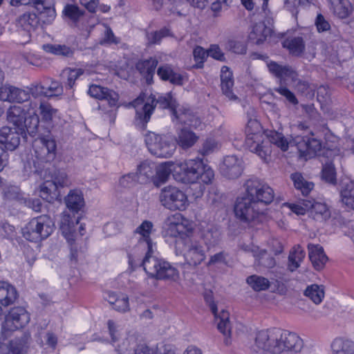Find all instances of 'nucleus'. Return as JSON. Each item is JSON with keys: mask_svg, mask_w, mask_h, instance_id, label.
Masks as SVG:
<instances>
[{"mask_svg": "<svg viewBox=\"0 0 354 354\" xmlns=\"http://www.w3.org/2000/svg\"><path fill=\"white\" fill-rule=\"evenodd\" d=\"M219 149V143L213 138H206L202 143L198 152L203 156H208Z\"/></svg>", "mask_w": 354, "mask_h": 354, "instance_id": "obj_52", "label": "nucleus"}, {"mask_svg": "<svg viewBox=\"0 0 354 354\" xmlns=\"http://www.w3.org/2000/svg\"><path fill=\"white\" fill-rule=\"evenodd\" d=\"M54 222L46 214L32 218L21 230L28 241L39 242L48 238L54 230Z\"/></svg>", "mask_w": 354, "mask_h": 354, "instance_id": "obj_7", "label": "nucleus"}, {"mask_svg": "<svg viewBox=\"0 0 354 354\" xmlns=\"http://www.w3.org/2000/svg\"><path fill=\"white\" fill-rule=\"evenodd\" d=\"M273 91L284 97L286 100L292 105H297L299 103L295 95L286 86L283 85L281 81H280L278 86L273 88Z\"/></svg>", "mask_w": 354, "mask_h": 354, "instance_id": "obj_53", "label": "nucleus"}, {"mask_svg": "<svg viewBox=\"0 0 354 354\" xmlns=\"http://www.w3.org/2000/svg\"><path fill=\"white\" fill-rule=\"evenodd\" d=\"M221 86L223 93L230 100H236L238 99L232 92L234 80L232 73L227 66H223L221 71Z\"/></svg>", "mask_w": 354, "mask_h": 354, "instance_id": "obj_26", "label": "nucleus"}, {"mask_svg": "<svg viewBox=\"0 0 354 354\" xmlns=\"http://www.w3.org/2000/svg\"><path fill=\"white\" fill-rule=\"evenodd\" d=\"M271 34V29L263 22L254 24L249 34V39L256 44H262Z\"/></svg>", "mask_w": 354, "mask_h": 354, "instance_id": "obj_31", "label": "nucleus"}, {"mask_svg": "<svg viewBox=\"0 0 354 354\" xmlns=\"http://www.w3.org/2000/svg\"><path fill=\"white\" fill-rule=\"evenodd\" d=\"M225 48L237 54H243L246 50L245 46L241 42L234 39H228L225 44Z\"/></svg>", "mask_w": 354, "mask_h": 354, "instance_id": "obj_64", "label": "nucleus"}, {"mask_svg": "<svg viewBox=\"0 0 354 354\" xmlns=\"http://www.w3.org/2000/svg\"><path fill=\"white\" fill-rule=\"evenodd\" d=\"M26 112L24 109L19 106H11L7 111V120L10 123L13 124L17 128H21L24 124Z\"/></svg>", "mask_w": 354, "mask_h": 354, "instance_id": "obj_36", "label": "nucleus"}, {"mask_svg": "<svg viewBox=\"0 0 354 354\" xmlns=\"http://www.w3.org/2000/svg\"><path fill=\"white\" fill-rule=\"evenodd\" d=\"M43 339H41L40 344L41 346L44 345H47L49 348L53 350H55L57 344V336L51 332H46L43 335Z\"/></svg>", "mask_w": 354, "mask_h": 354, "instance_id": "obj_63", "label": "nucleus"}, {"mask_svg": "<svg viewBox=\"0 0 354 354\" xmlns=\"http://www.w3.org/2000/svg\"><path fill=\"white\" fill-rule=\"evenodd\" d=\"M159 104L162 109L171 108L173 110L175 101L170 93L159 96L157 100L154 97H149L146 100L140 95L131 102L136 109V125L140 129H145L147 124L150 120L156 104Z\"/></svg>", "mask_w": 354, "mask_h": 354, "instance_id": "obj_3", "label": "nucleus"}, {"mask_svg": "<svg viewBox=\"0 0 354 354\" xmlns=\"http://www.w3.org/2000/svg\"><path fill=\"white\" fill-rule=\"evenodd\" d=\"M198 137L192 131L183 129L178 133V143L183 149L192 147L198 140Z\"/></svg>", "mask_w": 354, "mask_h": 354, "instance_id": "obj_45", "label": "nucleus"}, {"mask_svg": "<svg viewBox=\"0 0 354 354\" xmlns=\"http://www.w3.org/2000/svg\"><path fill=\"white\" fill-rule=\"evenodd\" d=\"M322 178L330 184L336 183L335 171L333 165L331 164L324 165L322 169Z\"/></svg>", "mask_w": 354, "mask_h": 354, "instance_id": "obj_60", "label": "nucleus"}, {"mask_svg": "<svg viewBox=\"0 0 354 354\" xmlns=\"http://www.w3.org/2000/svg\"><path fill=\"white\" fill-rule=\"evenodd\" d=\"M88 94L95 99L107 101L109 106L111 107L118 105L119 100L118 94L106 87L96 84L91 85L88 90Z\"/></svg>", "mask_w": 354, "mask_h": 354, "instance_id": "obj_19", "label": "nucleus"}, {"mask_svg": "<svg viewBox=\"0 0 354 354\" xmlns=\"http://www.w3.org/2000/svg\"><path fill=\"white\" fill-rule=\"evenodd\" d=\"M309 210L314 214L315 219H327L330 217V211L326 204L314 201H308Z\"/></svg>", "mask_w": 354, "mask_h": 354, "instance_id": "obj_44", "label": "nucleus"}, {"mask_svg": "<svg viewBox=\"0 0 354 354\" xmlns=\"http://www.w3.org/2000/svg\"><path fill=\"white\" fill-rule=\"evenodd\" d=\"M245 131V147L263 161L268 162L270 159L272 147L269 145L266 134L262 131L261 124L257 120L250 118Z\"/></svg>", "mask_w": 354, "mask_h": 354, "instance_id": "obj_5", "label": "nucleus"}, {"mask_svg": "<svg viewBox=\"0 0 354 354\" xmlns=\"http://www.w3.org/2000/svg\"><path fill=\"white\" fill-rule=\"evenodd\" d=\"M145 142L150 153L158 158H169L176 150V143L171 139L153 132L145 135Z\"/></svg>", "mask_w": 354, "mask_h": 354, "instance_id": "obj_8", "label": "nucleus"}, {"mask_svg": "<svg viewBox=\"0 0 354 354\" xmlns=\"http://www.w3.org/2000/svg\"><path fill=\"white\" fill-rule=\"evenodd\" d=\"M0 354H22L21 348L16 342L11 341L8 344L0 343Z\"/></svg>", "mask_w": 354, "mask_h": 354, "instance_id": "obj_58", "label": "nucleus"}, {"mask_svg": "<svg viewBox=\"0 0 354 354\" xmlns=\"http://www.w3.org/2000/svg\"><path fill=\"white\" fill-rule=\"evenodd\" d=\"M152 228V223L145 221L136 230V232L141 236L147 245V252L142 261L143 268L151 278L176 281L180 277L178 269L168 261L154 255L153 244L150 239Z\"/></svg>", "mask_w": 354, "mask_h": 354, "instance_id": "obj_2", "label": "nucleus"}, {"mask_svg": "<svg viewBox=\"0 0 354 354\" xmlns=\"http://www.w3.org/2000/svg\"><path fill=\"white\" fill-rule=\"evenodd\" d=\"M39 196L48 203H53L59 197V192L55 184L50 180H46L39 187Z\"/></svg>", "mask_w": 354, "mask_h": 354, "instance_id": "obj_32", "label": "nucleus"}, {"mask_svg": "<svg viewBox=\"0 0 354 354\" xmlns=\"http://www.w3.org/2000/svg\"><path fill=\"white\" fill-rule=\"evenodd\" d=\"M179 180L187 183H203L208 185L212 183L214 178L213 169L205 164L201 158L189 159L177 164Z\"/></svg>", "mask_w": 354, "mask_h": 354, "instance_id": "obj_4", "label": "nucleus"}, {"mask_svg": "<svg viewBox=\"0 0 354 354\" xmlns=\"http://www.w3.org/2000/svg\"><path fill=\"white\" fill-rule=\"evenodd\" d=\"M307 248L308 257L313 268L317 271L324 269L328 259L324 253L323 247L318 244L309 243Z\"/></svg>", "mask_w": 354, "mask_h": 354, "instance_id": "obj_22", "label": "nucleus"}, {"mask_svg": "<svg viewBox=\"0 0 354 354\" xmlns=\"http://www.w3.org/2000/svg\"><path fill=\"white\" fill-rule=\"evenodd\" d=\"M194 7L200 9L205 8L207 4H211V8L213 11H219L223 6H226L227 0H187Z\"/></svg>", "mask_w": 354, "mask_h": 354, "instance_id": "obj_48", "label": "nucleus"}, {"mask_svg": "<svg viewBox=\"0 0 354 354\" xmlns=\"http://www.w3.org/2000/svg\"><path fill=\"white\" fill-rule=\"evenodd\" d=\"M304 295L315 304H319L324 298V288L322 285L312 284L308 286L304 290Z\"/></svg>", "mask_w": 354, "mask_h": 354, "instance_id": "obj_41", "label": "nucleus"}, {"mask_svg": "<svg viewBox=\"0 0 354 354\" xmlns=\"http://www.w3.org/2000/svg\"><path fill=\"white\" fill-rule=\"evenodd\" d=\"M177 164H174L172 162H165L158 167L156 166L155 175L160 183H165L169 178L170 174L174 171L175 174H178V169L176 167Z\"/></svg>", "mask_w": 354, "mask_h": 354, "instance_id": "obj_38", "label": "nucleus"}, {"mask_svg": "<svg viewBox=\"0 0 354 354\" xmlns=\"http://www.w3.org/2000/svg\"><path fill=\"white\" fill-rule=\"evenodd\" d=\"M53 181L56 187L58 188L59 187H65L68 186L70 183L68 176L65 171H57L54 173Z\"/></svg>", "mask_w": 354, "mask_h": 354, "instance_id": "obj_62", "label": "nucleus"}, {"mask_svg": "<svg viewBox=\"0 0 354 354\" xmlns=\"http://www.w3.org/2000/svg\"><path fill=\"white\" fill-rule=\"evenodd\" d=\"M330 10L339 19H346L352 12L351 3L348 0H328Z\"/></svg>", "mask_w": 354, "mask_h": 354, "instance_id": "obj_30", "label": "nucleus"}, {"mask_svg": "<svg viewBox=\"0 0 354 354\" xmlns=\"http://www.w3.org/2000/svg\"><path fill=\"white\" fill-rule=\"evenodd\" d=\"M305 257L306 252L299 245H295L288 255V270L290 272L295 271L300 266Z\"/></svg>", "mask_w": 354, "mask_h": 354, "instance_id": "obj_35", "label": "nucleus"}, {"mask_svg": "<svg viewBox=\"0 0 354 354\" xmlns=\"http://www.w3.org/2000/svg\"><path fill=\"white\" fill-rule=\"evenodd\" d=\"M156 169V165L154 162L148 160L142 162L137 167L136 175L138 180L140 183H147L155 176Z\"/></svg>", "mask_w": 354, "mask_h": 354, "instance_id": "obj_28", "label": "nucleus"}, {"mask_svg": "<svg viewBox=\"0 0 354 354\" xmlns=\"http://www.w3.org/2000/svg\"><path fill=\"white\" fill-rule=\"evenodd\" d=\"M55 0H16L15 5H30L40 14L42 22L48 25L56 17Z\"/></svg>", "mask_w": 354, "mask_h": 354, "instance_id": "obj_14", "label": "nucleus"}, {"mask_svg": "<svg viewBox=\"0 0 354 354\" xmlns=\"http://www.w3.org/2000/svg\"><path fill=\"white\" fill-rule=\"evenodd\" d=\"M43 48L46 52L50 53L56 55L71 57L73 54V49L66 45L46 44L43 46Z\"/></svg>", "mask_w": 354, "mask_h": 354, "instance_id": "obj_50", "label": "nucleus"}, {"mask_svg": "<svg viewBox=\"0 0 354 354\" xmlns=\"http://www.w3.org/2000/svg\"><path fill=\"white\" fill-rule=\"evenodd\" d=\"M192 230L188 221L179 213L171 214L165 220L162 226V234L165 237L185 238L186 232Z\"/></svg>", "mask_w": 354, "mask_h": 354, "instance_id": "obj_12", "label": "nucleus"}, {"mask_svg": "<svg viewBox=\"0 0 354 354\" xmlns=\"http://www.w3.org/2000/svg\"><path fill=\"white\" fill-rule=\"evenodd\" d=\"M185 115L180 117V123L189 126L195 129H202L203 123L200 118L195 115H189V118L186 119Z\"/></svg>", "mask_w": 354, "mask_h": 354, "instance_id": "obj_59", "label": "nucleus"}, {"mask_svg": "<svg viewBox=\"0 0 354 354\" xmlns=\"http://www.w3.org/2000/svg\"><path fill=\"white\" fill-rule=\"evenodd\" d=\"M234 210L236 217L245 223L254 221L263 211L246 193L236 198Z\"/></svg>", "mask_w": 354, "mask_h": 354, "instance_id": "obj_9", "label": "nucleus"}, {"mask_svg": "<svg viewBox=\"0 0 354 354\" xmlns=\"http://www.w3.org/2000/svg\"><path fill=\"white\" fill-rule=\"evenodd\" d=\"M39 110L42 119L45 121H50L57 111L50 104L46 102H40Z\"/></svg>", "mask_w": 354, "mask_h": 354, "instance_id": "obj_57", "label": "nucleus"}, {"mask_svg": "<svg viewBox=\"0 0 354 354\" xmlns=\"http://www.w3.org/2000/svg\"><path fill=\"white\" fill-rule=\"evenodd\" d=\"M12 103H22L30 98L29 91L13 86Z\"/></svg>", "mask_w": 354, "mask_h": 354, "instance_id": "obj_61", "label": "nucleus"}, {"mask_svg": "<svg viewBox=\"0 0 354 354\" xmlns=\"http://www.w3.org/2000/svg\"><path fill=\"white\" fill-rule=\"evenodd\" d=\"M340 195L342 203L347 208L354 210V180L343 185Z\"/></svg>", "mask_w": 354, "mask_h": 354, "instance_id": "obj_37", "label": "nucleus"}, {"mask_svg": "<svg viewBox=\"0 0 354 354\" xmlns=\"http://www.w3.org/2000/svg\"><path fill=\"white\" fill-rule=\"evenodd\" d=\"M39 124V116L35 113H33L28 117L25 118L24 124L22 125L21 128H19L18 129L21 133L26 129L30 136L34 137L37 133Z\"/></svg>", "mask_w": 354, "mask_h": 354, "instance_id": "obj_46", "label": "nucleus"}, {"mask_svg": "<svg viewBox=\"0 0 354 354\" xmlns=\"http://www.w3.org/2000/svg\"><path fill=\"white\" fill-rule=\"evenodd\" d=\"M246 281L254 291L257 292L266 290L270 286V283L267 278L257 274L248 277Z\"/></svg>", "mask_w": 354, "mask_h": 354, "instance_id": "obj_47", "label": "nucleus"}, {"mask_svg": "<svg viewBox=\"0 0 354 354\" xmlns=\"http://www.w3.org/2000/svg\"><path fill=\"white\" fill-rule=\"evenodd\" d=\"M246 194L259 206L270 204L274 199V191L258 179H250L245 183Z\"/></svg>", "mask_w": 354, "mask_h": 354, "instance_id": "obj_11", "label": "nucleus"}, {"mask_svg": "<svg viewBox=\"0 0 354 354\" xmlns=\"http://www.w3.org/2000/svg\"><path fill=\"white\" fill-rule=\"evenodd\" d=\"M269 71L277 77L284 80L290 79L292 82L299 81L297 72L290 66L280 65L272 62L268 65Z\"/></svg>", "mask_w": 354, "mask_h": 354, "instance_id": "obj_24", "label": "nucleus"}, {"mask_svg": "<svg viewBox=\"0 0 354 354\" xmlns=\"http://www.w3.org/2000/svg\"><path fill=\"white\" fill-rule=\"evenodd\" d=\"M29 322L30 315L24 308L14 307L5 316L2 328L4 330L15 331L24 328Z\"/></svg>", "mask_w": 354, "mask_h": 354, "instance_id": "obj_15", "label": "nucleus"}, {"mask_svg": "<svg viewBox=\"0 0 354 354\" xmlns=\"http://www.w3.org/2000/svg\"><path fill=\"white\" fill-rule=\"evenodd\" d=\"M169 30L167 29H161L159 31H153L147 32L146 38L149 44H158L161 39L168 35Z\"/></svg>", "mask_w": 354, "mask_h": 354, "instance_id": "obj_56", "label": "nucleus"}, {"mask_svg": "<svg viewBox=\"0 0 354 354\" xmlns=\"http://www.w3.org/2000/svg\"><path fill=\"white\" fill-rule=\"evenodd\" d=\"M32 147L37 158L41 161L51 162L56 157V142L50 136L36 138L33 142Z\"/></svg>", "mask_w": 354, "mask_h": 354, "instance_id": "obj_13", "label": "nucleus"}, {"mask_svg": "<svg viewBox=\"0 0 354 354\" xmlns=\"http://www.w3.org/2000/svg\"><path fill=\"white\" fill-rule=\"evenodd\" d=\"M220 232L212 225L201 232V238L203 241L205 245L209 248L218 243L220 240Z\"/></svg>", "mask_w": 354, "mask_h": 354, "instance_id": "obj_40", "label": "nucleus"}, {"mask_svg": "<svg viewBox=\"0 0 354 354\" xmlns=\"http://www.w3.org/2000/svg\"><path fill=\"white\" fill-rule=\"evenodd\" d=\"M79 223V219L72 218L69 214L64 212L60 221V231L71 245V259L76 260L77 248L75 245L76 237V225Z\"/></svg>", "mask_w": 354, "mask_h": 354, "instance_id": "obj_16", "label": "nucleus"}, {"mask_svg": "<svg viewBox=\"0 0 354 354\" xmlns=\"http://www.w3.org/2000/svg\"><path fill=\"white\" fill-rule=\"evenodd\" d=\"M17 299L16 288L4 281H0V316L3 314V309L13 304Z\"/></svg>", "mask_w": 354, "mask_h": 354, "instance_id": "obj_21", "label": "nucleus"}, {"mask_svg": "<svg viewBox=\"0 0 354 354\" xmlns=\"http://www.w3.org/2000/svg\"><path fill=\"white\" fill-rule=\"evenodd\" d=\"M266 136L270 146L272 144L274 145L283 151L288 149L290 142L281 133L276 131H270Z\"/></svg>", "mask_w": 354, "mask_h": 354, "instance_id": "obj_42", "label": "nucleus"}, {"mask_svg": "<svg viewBox=\"0 0 354 354\" xmlns=\"http://www.w3.org/2000/svg\"><path fill=\"white\" fill-rule=\"evenodd\" d=\"M294 142L301 156L310 158L317 155L322 149V142L313 137H297Z\"/></svg>", "mask_w": 354, "mask_h": 354, "instance_id": "obj_18", "label": "nucleus"}, {"mask_svg": "<svg viewBox=\"0 0 354 354\" xmlns=\"http://www.w3.org/2000/svg\"><path fill=\"white\" fill-rule=\"evenodd\" d=\"M157 74L161 80L169 81L172 84L178 86L183 85L185 80L183 74L174 71L170 66L167 64L160 66Z\"/></svg>", "mask_w": 354, "mask_h": 354, "instance_id": "obj_27", "label": "nucleus"}, {"mask_svg": "<svg viewBox=\"0 0 354 354\" xmlns=\"http://www.w3.org/2000/svg\"><path fill=\"white\" fill-rule=\"evenodd\" d=\"M290 178L295 189L300 191L304 196L308 195L314 187V184L306 180L300 173H294Z\"/></svg>", "mask_w": 354, "mask_h": 354, "instance_id": "obj_39", "label": "nucleus"}, {"mask_svg": "<svg viewBox=\"0 0 354 354\" xmlns=\"http://www.w3.org/2000/svg\"><path fill=\"white\" fill-rule=\"evenodd\" d=\"M44 24L40 17V14L26 12L19 17L18 19L19 26L26 32L27 37H30V32L35 30L40 24Z\"/></svg>", "mask_w": 354, "mask_h": 354, "instance_id": "obj_25", "label": "nucleus"}, {"mask_svg": "<svg viewBox=\"0 0 354 354\" xmlns=\"http://www.w3.org/2000/svg\"><path fill=\"white\" fill-rule=\"evenodd\" d=\"M207 301L209 303V308L215 316V321L218 330L225 336H230L232 326L230 322L229 313L223 310L220 314L217 315V308L216 304L213 301H209L207 299Z\"/></svg>", "mask_w": 354, "mask_h": 354, "instance_id": "obj_23", "label": "nucleus"}, {"mask_svg": "<svg viewBox=\"0 0 354 354\" xmlns=\"http://www.w3.org/2000/svg\"><path fill=\"white\" fill-rule=\"evenodd\" d=\"M17 128L3 127L0 129V143L7 149L15 150L20 144L21 132Z\"/></svg>", "mask_w": 354, "mask_h": 354, "instance_id": "obj_20", "label": "nucleus"}, {"mask_svg": "<svg viewBox=\"0 0 354 354\" xmlns=\"http://www.w3.org/2000/svg\"><path fill=\"white\" fill-rule=\"evenodd\" d=\"M84 13V10L73 4H67L63 10L64 15L74 23H76Z\"/></svg>", "mask_w": 354, "mask_h": 354, "instance_id": "obj_51", "label": "nucleus"}, {"mask_svg": "<svg viewBox=\"0 0 354 354\" xmlns=\"http://www.w3.org/2000/svg\"><path fill=\"white\" fill-rule=\"evenodd\" d=\"M331 346L334 354H354V342L352 341L335 339Z\"/></svg>", "mask_w": 354, "mask_h": 354, "instance_id": "obj_43", "label": "nucleus"}, {"mask_svg": "<svg viewBox=\"0 0 354 354\" xmlns=\"http://www.w3.org/2000/svg\"><path fill=\"white\" fill-rule=\"evenodd\" d=\"M158 65V60L151 57L149 59L142 60L137 63L136 69L145 78L147 84L152 82L155 69Z\"/></svg>", "mask_w": 354, "mask_h": 354, "instance_id": "obj_29", "label": "nucleus"}, {"mask_svg": "<svg viewBox=\"0 0 354 354\" xmlns=\"http://www.w3.org/2000/svg\"><path fill=\"white\" fill-rule=\"evenodd\" d=\"M67 207L73 212H78L84 206L83 195L80 190H71L65 198Z\"/></svg>", "mask_w": 354, "mask_h": 354, "instance_id": "obj_34", "label": "nucleus"}, {"mask_svg": "<svg viewBox=\"0 0 354 354\" xmlns=\"http://www.w3.org/2000/svg\"><path fill=\"white\" fill-rule=\"evenodd\" d=\"M255 259L260 266L266 268H272L275 265L274 259L269 255L265 250H260Z\"/></svg>", "mask_w": 354, "mask_h": 354, "instance_id": "obj_54", "label": "nucleus"}, {"mask_svg": "<svg viewBox=\"0 0 354 354\" xmlns=\"http://www.w3.org/2000/svg\"><path fill=\"white\" fill-rule=\"evenodd\" d=\"M194 60L196 61V67L201 68L203 67V63L208 57V51H206L201 46H196L193 51Z\"/></svg>", "mask_w": 354, "mask_h": 354, "instance_id": "obj_55", "label": "nucleus"}, {"mask_svg": "<svg viewBox=\"0 0 354 354\" xmlns=\"http://www.w3.org/2000/svg\"><path fill=\"white\" fill-rule=\"evenodd\" d=\"M84 71L80 68H67L62 72V76L66 77V82L65 86L67 88H72L77 80L82 75H83Z\"/></svg>", "mask_w": 354, "mask_h": 354, "instance_id": "obj_49", "label": "nucleus"}, {"mask_svg": "<svg viewBox=\"0 0 354 354\" xmlns=\"http://www.w3.org/2000/svg\"><path fill=\"white\" fill-rule=\"evenodd\" d=\"M283 46L294 56H300L305 50V43L301 37H290L284 39Z\"/></svg>", "mask_w": 354, "mask_h": 354, "instance_id": "obj_33", "label": "nucleus"}, {"mask_svg": "<svg viewBox=\"0 0 354 354\" xmlns=\"http://www.w3.org/2000/svg\"><path fill=\"white\" fill-rule=\"evenodd\" d=\"M161 204L170 210H185L189 205L186 194L176 187H164L160 194Z\"/></svg>", "mask_w": 354, "mask_h": 354, "instance_id": "obj_10", "label": "nucleus"}, {"mask_svg": "<svg viewBox=\"0 0 354 354\" xmlns=\"http://www.w3.org/2000/svg\"><path fill=\"white\" fill-rule=\"evenodd\" d=\"M243 170V160L235 155L225 156L220 165L221 174L229 179L239 178L241 175Z\"/></svg>", "mask_w": 354, "mask_h": 354, "instance_id": "obj_17", "label": "nucleus"}, {"mask_svg": "<svg viewBox=\"0 0 354 354\" xmlns=\"http://www.w3.org/2000/svg\"><path fill=\"white\" fill-rule=\"evenodd\" d=\"M176 250L183 256L185 263L196 268L205 259L206 252L200 240L185 236L176 241Z\"/></svg>", "mask_w": 354, "mask_h": 354, "instance_id": "obj_6", "label": "nucleus"}, {"mask_svg": "<svg viewBox=\"0 0 354 354\" xmlns=\"http://www.w3.org/2000/svg\"><path fill=\"white\" fill-rule=\"evenodd\" d=\"M303 347L304 342L297 333L272 328L256 333L252 349L261 354H299Z\"/></svg>", "mask_w": 354, "mask_h": 354, "instance_id": "obj_1", "label": "nucleus"}]
</instances>
